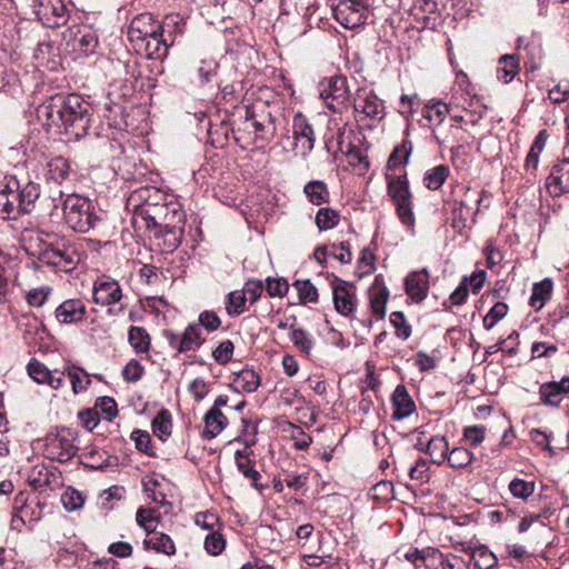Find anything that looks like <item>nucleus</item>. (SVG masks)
<instances>
[{
	"label": "nucleus",
	"instance_id": "nucleus-18",
	"mask_svg": "<svg viewBox=\"0 0 569 569\" xmlns=\"http://www.w3.org/2000/svg\"><path fill=\"white\" fill-rule=\"evenodd\" d=\"M166 31L154 32L153 36L146 40L132 44L134 51L139 54H144L149 59H164L168 54L169 47L172 44L168 43L164 38Z\"/></svg>",
	"mask_w": 569,
	"mask_h": 569
},
{
	"label": "nucleus",
	"instance_id": "nucleus-60",
	"mask_svg": "<svg viewBox=\"0 0 569 569\" xmlns=\"http://www.w3.org/2000/svg\"><path fill=\"white\" fill-rule=\"evenodd\" d=\"M131 439L134 441L136 448L148 455L153 456V451L151 448V437L147 431L143 430H133L131 433Z\"/></svg>",
	"mask_w": 569,
	"mask_h": 569
},
{
	"label": "nucleus",
	"instance_id": "nucleus-41",
	"mask_svg": "<svg viewBox=\"0 0 569 569\" xmlns=\"http://www.w3.org/2000/svg\"><path fill=\"white\" fill-rule=\"evenodd\" d=\"M152 430L160 440H167L172 431V419L169 410L162 409L158 412L152 420Z\"/></svg>",
	"mask_w": 569,
	"mask_h": 569
},
{
	"label": "nucleus",
	"instance_id": "nucleus-1",
	"mask_svg": "<svg viewBox=\"0 0 569 569\" xmlns=\"http://www.w3.org/2000/svg\"><path fill=\"white\" fill-rule=\"evenodd\" d=\"M89 103L79 94L58 93L37 108V117L49 130L79 140L90 127Z\"/></svg>",
	"mask_w": 569,
	"mask_h": 569
},
{
	"label": "nucleus",
	"instance_id": "nucleus-16",
	"mask_svg": "<svg viewBox=\"0 0 569 569\" xmlns=\"http://www.w3.org/2000/svg\"><path fill=\"white\" fill-rule=\"evenodd\" d=\"M353 108L357 112H361L372 120H381L385 117L382 101L370 90H358Z\"/></svg>",
	"mask_w": 569,
	"mask_h": 569
},
{
	"label": "nucleus",
	"instance_id": "nucleus-32",
	"mask_svg": "<svg viewBox=\"0 0 569 569\" xmlns=\"http://www.w3.org/2000/svg\"><path fill=\"white\" fill-rule=\"evenodd\" d=\"M206 339L202 337V329L199 323L191 322L182 333L180 352L194 351L199 349Z\"/></svg>",
	"mask_w": 569,
	"mask_h": 569
},
{
	"label": "nucleus",
	"instance_id": "nucleus-59",
	"mask_svg": "<svg viewBox=\"0 0 569 569\" xmlns=\"http://www.w3.org/2000/svg\"><path fill=\"white\" fill-rule=\"evenodd\" d=\"M486 437V427L481 425L468 426L463 429V439L471 446H479Z\"/></svg>",
	"mask_w": 569,
	"mask_h": 569
},
{
	"label": "nucleus",
	"instance_id": "nucleus-39",
	"mask_svg": "<svg viewBox=\"0 0 569 569\" xmlns=\"http://www.w3.org/2000/svg\"><path fill=\"white\" fill-rule=\"evenodd\" d=\"M98 46V37L89 29L78 30L73 38V49H79L84 54L93 53Z\"/></svg>",
	"mask_w": 569,
	"mask_h": 569
},
{
	"label": "nucleus",
	"instance_id": "nucleus-35",
	"mask_svg": "<svg viewBox=\"0 0 569 569\" xmlns=\"http://www.w3.org/2000/svg\"><path fill=\"white\" fill-rule=\"evenodd\" d=\"M552 293V281L550 279H543L540 282H537L532 287L531 296L529 299V305L535 310H540L547 300L550 299Z\"/></svg>",
	"mask_w": 569,
	"mask_h": 569
},
{
	"label": "nucleus",
	"instance_id": "nucleus-14",
	"mask_svg": "<svg viewBox=\"0 0 569 569\" xmlns=\"http://www.w3.org/2000/svg\"><path fill=\"white\" fill-rule=\"evenodd\" d=\"M122 299V290L119 282L108 276L97 278L93 284V301L97 305L111 307Z\"/></svg>",
	"mask_w": 569,
	"mask_h": 569
},
{
	"label": "nucleus",
	"instance_id": "nucleus-20",
	"mask_svg": "<svg viewBox=\"0 0 569 569\" xmlns=\"http://www.w3.org/2000/svg\"><path fill=\"white\" fill-rule=\"evenodd\" d=\"M547 189L553 197L569 192V162L559 161L552 166L549 177L547 178Z\"/></svg>",
	"mask_w": 569,
	"mask_h": 569
},
{
	"label": "nucleus",
	"instance_id": "nucleus-56",
	"mask_svg": "<svg viewBox=\"0 0 569 569\" xmlns=\"http://www.w3.org/2000/svg\"><path fill=\"white\" fill-rule=\"evenodd\" d=\"M233 350V342L231 340H224L212 351V358L219 365H227L232 359Z\"/></svg>",
	"mask_w": 569,
	"mask_h": 569
},
{
	"label": "nucleus",
	"instance_id": "nucleus-2",
	"mask_svg": "<svg viewBox=\"0 0 569 569\" xmlns=\"http://www.w3.org/2000/svg\"><path fill=\"white\" fill-rule=\"evenodd\" d=\"M40 197V186L32 181L23 184L13 176L0 183V219H18L34 209Z\"/></svg>",
	"mask_w": 569,
	"mask_h": 569
},
{
	"label": "nucleus",
	"instance_id": "nucleus-13",
	"mask_svg": "<svg viewBox=\"0 0 569 569\" xmlns=\"http://www.w3.org/2000/svg\"><path fill=\"white\" fill-rule=\"evenodd\" d=\"M335 309L345 317H351L357 307L356 287L342 279L335 278L332 283Z\"/></svg>",
	"mask_w": 569,
	"mask_h": 569
},
{
	"label": "nucleus",
	"instance_id": "nucleus-54",
	"mask_svg": "<svg viewBox=\"0 0 569 569\" xmlns=\"http://www.w3.org/2000/svg\"><path fill=\"white\" fill-rule=\"evenodd\" d=\"M224 548L226 539L222 533L212 531L204 538V549L209 555L218 556L224 550Z\"/></svg>",
	"mask_w": 569,
	"mask_h": 569
},
{
	"label": "nucleus",
	"instance_id": "nucleus-51",
	"mask_svg": "<svg viewBox=\"0 0 569 569\" xmlns=\"http://www.w3.org/2000/svg\"><path fill=\"white\" fill-rule=\"evenodd\" d=\"M509 307L505 302H496L483 318V328L491 330L508 313Z\"/></svg>",
	"mask_w": 569,
	"mask_h": 569
},
{
	"label": "nucleus",
	"instance_id": "nucleus-5",
	"mask_svg": "<svg viewBox=\"0 0 569 569\" xmlns=\"http://www.w3.org/2000/svg\"><path fill=\"white\" fill-rule=\"evenodd\" d=\"M39 259L49 266L58 268L60 271L69 272L81 261L82 253L74 243L60 239L44 244L39 252Z\"/></svg>",
	"mask_w": 569,
	"mask_h": 569
},
{
	"label": "nucleus",
	"instance_id": "nucleus-19",
	"mask_svg": "<svg viewBox=\"0 0 569 569\" xmlns=\"http://www.w3.org/2000/svg\"><path fill=\"white\" fill-rule=\"evenodd\" d=\"M87 308L81 299H67L54 310V318L61 325H72L86 318Z\"/></svg>",
	"mask_w": 569,
	"mask_h": 569
},
{
	"label": "nucleus",
	"instance_id": "nucleus-12",
	"mask_svg": "<svg viewBox=\"0 0 569 569\" xmlns=\"http://www.w3.org/2000/svg\"><path fill=\"white\" fill-rule=\"evenodd\" d=\"M36 13L48 28H59L66 24L69 18L63 0H37Z\"/></svg>",
	"mask_w": 569,
	"mask_h": 569
},
{
	"label": "nucleus",
	"instance_id": "nucleus-43",
	"mask_svg": "<svg viewBox=\"0 0 569 569\" xmlns=\"http://www.w3.org/2000/svg\"><path fill=\"white\" fill-rule=\"evenodd\" d=\"M243 119H257L262 121H272L271 111L268 101L256 100L250 104H244Z\"/></svg>",
	"mask_w": 569,
	"mask_h": 569
},
{
	"label": "nucleus",
	"instance_id": "nucleus-55",
	"mask_svg": "<svg viewBox=\"0 0 569 569\" xmlns=\"http://www.w3.org/2000/svg\"><path fill=\"white\" fill-rule=\"evenodd\" d=\"M370 496L375 500L379 501H388L393 498V485L391 481L388 480H381L378 483H376L371 490Z\"/></svg>",
	"mask_w": 569,
	"mask_h": 569
},
{
	"label": "nucleus",
	"instance_id": "nucleus-21",
	"mask_svg": "<svg viewBox=\"0 0 569 569\" xmlns=\"http://www.w3.org/2000/svg\"><path fill=\"white\" fill-rule=\"evenodd\" d=\"M569 393V376L560 381L545 382L539 388L540 401L545 406L557 407L565 395Z\"/></svg>",
	"mask_w": 569,
	"mask_h": 569
},
{
	"label": "nucleus",
	"instance_id": "nucleus-10",
	"mask_svg": "<svg viewBox=\"0 0 569 569\" xmlns=\"http://www.w3.org/2000/svg\"><path fill=\"white\" fill-rule=\"evenodd\" d=\"M320 97L328 109L336 113H342L348 108L349 89L347 79L342 76H333L320 82Z\"/></svg>",
	"mask_w": 569,
	"mask_h": 569
},
{
	"label": "nucleus",
	"instance_id": "nucleus-61",
	"mask_svg": "<svg viewBox=\"0 0 569 569\" xmlns=\"http://www.w3.org/2000/svg\"><path fill=\"white\" fill-rule=\"evenodd\" d=\"M197 323L200 325L201 329L203 327L207 331L212 332L220 328L221 319L214 311L206 310L199 315Z\"/></svg>",
	"mask_w": 569,
	"mask_h": 569
},
{
	"label": "nucleus",
	"instance_id": "nucleus-25",
	"mask_svg": "<svg viewBox=\"0 0 569 569\" xmlns=\"http://www.w3.org/2000/svg\"><path fill=\"white\" fill-rule=\"evenodd\" d=\"M389 299V290L383 283L380 276L376 277L373 283L369 288V300L372 313L378 320L386 316V307Z\"/></svg>",
	"mask_w": 569,
	"mask_h": 569
},
{
	"label": "nucleus",
	"instance_id": "nucleus-44",
	"mask_svg": "<svg viewBox=\"0 0 569 569\" xmlns=\"http://www.w3.org/2000/svg\"><path fill=\"white\" fill-rule=\"evenodd\" d=\"M340 221V214L330 207L320 208L316 214L315 222L320 231L335 228Z\"/></svg>",
	"mask_w": 569,
	"mask_h": 569
},
{
	"label": "nucleus",
	"instance_id": "nucleus-49",
	"mask_svg": "<svg viewBox=\"0 0 569 569\" xmlns=\"http://www.w3.org/2000/svg\"><path fill=\"white\" fill-rule=\"evenodd\" d=\"M412 152V143L409 140L402 141L399 146L395 148L392 153L388 159V167L396 168L401 164H406L409 160V157Z\"/></svg>",
	"mask_w": 569,
	"mask_h": 569
},
{
	"label": "nucleus",
	"instance_id": "nucleus-23",
	"mask_svg": "<svg viewBox=\"0 0 569 569\" xmlns=\"http://www.w3.org/2000/svg\"><path fill=\"white\" fill-rule=\"evenodd\" d=\"M391 403L393 407V420L406 419L416 411V403L410 397L407 388L402 385L396 387L391 397Z\"/></svg>",
	"mask_w": 569,
	"mask_h": 569
},
{
	"label": "nucleus",
	"instance_id": "nucleus-9",
	"mask_svg": "<svg viewBox=\"0 0 569 569\" xmlns=\"http://www.w3.org/2000/svg\"><path fill=\"white\" fill-rule=\"evenodd\" d=\"M331 9L335 19L346 29H356L365 24L369 17L366 0H336Z\"/></svg>",
	"mask_w": 569,
	"mask_h": 569
},
{
	"label": "nucleus",
	"instance_id": "nucleus-42",
	"mask_svg": "<svg viewBox=\"0 0 569 569\" xmlns=\"http://www.w3.org/2000/svg\"><path fill=\"white\" fill-rule=\"evenodd\" d=\"M290 340L292 343L306 355H309L315 347V339L302 328L290 325Z\"/></svg>",
	"mask_w": 569,
	"mask_h": 569
},
{
	"label": "nucleus",
	"instance_id": "nucleus-17",
	"mask_svg": "<svg viewBox=\"0 0 569 569\" xmlns=\"http://www.w3.org/2000/svg\"><path fill=\"white\" fill-rule=\"evenodd\" d=\"M292 136L296 148L299 149L302 154H306L313 149L316 141L313 128L301 113H297L293 117Z\"/></svg>",
	"mask_w": 569,
	"mask_h": 569
},
{
	"label": "nucleus",
	"instance_id": "nucleus-22",
	"mask_svg": "<svg viewBox=\"0 0 569 569\" xmlns=\"http://www.w3.org/2000/svg\"><path fill=\"white\" fill-rule=\"evenodd\" d=\"M406 293L416 302L423 301L429 291V273L427 269L413 271L405 279Z\"/></svg>",
	"mask_w": 569,
	"mask_h": 569
},
{
	"label": "nucleus",
	"instance_id": "nucleus-45",
	"mask_svg": "<svg viewBox=\"0 0 569 569\" xmlns=\"http://www.w3.org/2000/svg\"><path fill=\"white\" fill-rule=\"evenodd\" d=\"M234 383L246 392H253L260 386V377L251 369H243L237 375Z\"/></svg>",
	"mask_w": 569,
	"mask_h": 569
},
{
	"label": "nucleus",
	"instance_id": "nucleus-27",
	"mask_svg": "<svg viewBox=\"0 0 569 569\" xmlns=\"http://www.w3.org/2000/svg\"><path fill=\"white\" fill-rule=\"evenodd\" d=\"M251 451L248 449L237 450L234 452V459L238 470L251 481L252 487L256 489L260 488L259 479L260 473L254 468V461L250 458Z\"/></svg>",
	"mask_w": 569,
	"mask_h": 569
},
{
	"label": "nucleus",
	"instance_id": "nucleus-4",
	"mask_svg": "<svg viewBox=\"0 0 569 569\" xmlns=\"http://www.w3.org/2000/svg\"><path fill=\"white\" fill-rule=\"evenodd\" d=\"M186 214L181 206L172 198L163 201L149 210H146L141 217L132 218L134 228L150 231L156 228L168 227L171 222H184Z\"/></svg>",
	"mask_w": 569,
	"mask_h": 569
},
{
	"label": "nucleus",
	"instance_id": "nucleus-63",
	"mask_svg": "<svg viewBox=\"0 0 569 569\" xmlns=\"http://www.w3.org/2000/svg\"><path fill=\"white\" fill-rule=\"evenodd\" d=\"M50 292H51V289L49 287H41V288L32 289L26 296L27 302L31 307H37V308L42 307L46 303V301L48 300Z\"/></svg>",
	"mask_w": 569,
	"mask_h": 569
},
{
	"label": "nucleus",
	"instance_id": "nucleus-3",
	"mask_svg": "<svg viewBox=\"0 0 569 569\" xmlns=\"http://www.w3.org/2000/svg\"><path fill=\"white\" fill-rule=\"evenodd\" d=\"M66 223L76 232L86 233L100 221L99 212L92 201L79 194H68L63 201Z\"/></svg>",
	"mask_w": 569,
	"mask_h": 569
},
{
	"label": "nucleus",
	"instance_id": "nucleus-53",
	"mask_svg": "<svg viewBox=\"0 0 569 569\" xmlns=\"http://www.w3.org/2000/svg\"><path fill=\"white\" fill-rule=\"evenodd\" d=\"M509 490L515 498L528 499L535 492V483L516 478L509 483Z\"/></svg>",
	"mask_w": 569,
	"mask_h": 569
},
{
	"label": "nucleus",
	"instance_id": "nucleus-36",
	"mask_svg": "<svg viewBox=\"0 0 569 569\" xmlns=\"http://www.w3.org/2000/svg\"><path fill=\"white\" fill-rule=\"evenodd\" d=\"M128 341L137 353H147L150 350L151 338L143 327H130Z\"/></svg>",
	"mask_w": 569,
	"mask_h": 569
},
{
	"label": "nucleus",
	"instance_id": "nucleus-29",
	"mask_svg": "<svg viewBox=\"0 0 569 569\" xmlns=\"http://www.w3.org/2000/svg\"><path fill=\"white\" fill-rule=\"evenodd\" d=\"M452 111V103H446L441 100H432L423 108V118L430 123V127H441L445 118Z\"/></svg>",
	"mask_w": 569,
	"mask_h": 569
},
{
	"label": "nucleus",
	"instance_id": "nucleus-52",
	"mask_svg": "<svg viewBox=\"0 0 569 569\" xmlns=\"http://www.w3.org/2000/svg\"><path fill=\"white\" fill-rule=\"evenodd\" d=\"M84 498L82 493L71 487L67 488L61 495V503L68 511H74L83 506Z\"/></svg>",
	"mask_w": 569,
	"mask_h": 569
},
{
	"label": "nucleus",
	"instance_id": "nucleus-57",
	"mask_svg": "<svg viewBox=\"0 0 569 569\" xmlns=\"http://www.w3.org/2000/svg\"><path fill=\"white\" fill-rule=\"evenodd\" d=\"M390 322L396 328V336L406 340L411 335V327L406 322V317L401 311H395L390 315Z\"/></svg>",
	"mask_w": 569,
	"mask_h": 569
},
{
	"label": "nucleus",
	"instance_id": "nucleus-6",
	"mask_svg": "<svg viewBox=\"0 0 569 569\" xmlns=\"http://www.w3.org/2000/svg\"><path fill=\"white\" fill-rule=\"evenodd\" d=\"M388 194L391 197L399 220L408 228L415 226V214L412 210V196L409 189L407 174L387 176Z\"/></svg>",
	"mask_w": 569,
	"mask_h": 569
},
{
	"label": "nucleus",
	"instance_id": "nucleus-58",
	"mask_svg": "<svg viewBox=\"0 0 569 569\" xmlns=\"http://www.w3.org/2000/svg\"><path fill=\"white\" fill-rule=\"evenodd\" d=\"M136 520L148 533L156 531L158 520L154 517L153 509H139L137 511Z\"/></svg>",
	"mask_w": 569,
	"mask_h": 569
},
{
	"label": "nucleus",
	"instance_id": "nucleus-46",
	"mask_svg": "<svg viewBox=\"0 0 569 569\" xmlns=\"http://www.w3.org/2000/svg\"><path fill=\"white\" fill-rule=\"evenodd\" d=\"M471 557L478 569H493L498 565L497 557L485 547L475 548Z\"/></svg>",
	"mask_w": 569,
	"mask_h": 569
},
{
	"label": "nucleus",
	"instance_id": "nucleus-47",
	"mask_svg": "<svg viewBox=\"0 0 569 569\" xmlns=\"http://www.w3.org/2000/svg\"><path fill=\"white\" fill-rule=\"evenodd\" d=\"M246 302V292L241 290L230 292L224 302L227 313L231 317L241 315L244 311Z\"/></svg>",
	"mask_w": 569,
	"mask_h": 569
},
{
	"label": "nucleus",
	"instance_id": "nucleus-33",
	"mask_svg": "<svg viewBox=\"0 0 569 569\" xmlns=\"http://www.w3.org/2000/svg\"><path fill=\"white\" fill-rule=\"evenodd\" d=\"M143 545L147 549H152L167 556H173L176 553L174 542L168 535L162 532H152L149 538L143 540Z\"/></svg>",
	"mask_w": 569,
	"mask_h": 569
},
{
	"label": "nucleus",
	"instance_id": "nucleus-38",
	"mask_svg": "<svg viewBox=\"0 0 569 569\" xmlns=\"http://www.w3.org/2000/svg\"><path fill=\"white\" fill-rule=\"evenodd\" d=\"M303 192L306 193L309 201L316 206L328 202L330 197L327 184L320 180L308 182L303 188Z\"/></svg>",
	"mask_w": 569,
	"mask_h": 569
},
{
	"label": "nucleus",
	"instance_id": "nucleus-40",
	"mask_svg": "<svg viewBox=\"0 0 569 569\" xmlns=\"http://www.w3.org/2000/svg\"><path fill=\"white\" fill-rule=\"evenodd\" d=\"M449 167L446 164H438L423 176V183L429 190H438L449 177Z\"/></svg>",
	"mask_w": 569,
	"mask_h": 569
},
{
	"label": "nucleus",
	"instance_id": "nucleus-34",
	"mask_svg": "<svg viewBox=\"0 0 569 569\" xmlns=\"http://www.w3.org/2000/svg\"><path fill=\"white\" fill-rule=\"evenodd\" d=\"M61 373L69 377L74 393L86 391L91 383L89 375L76 365L66 366Z\"/></svg>",
	"mask_w": 569,
	"mask_h": 569
},
{
	"label": "nucleus",
	"instance_id": "nucleus-7",
	"mask_svg": "<svg viewBox=\"0 0 569 569\" xmlns=\"http://www.w3.org/2000/svg\"><path fill=\"white\" fill-rule=\"evenodd\" d=\"M182 21L179 14H168L163 22H158L151 13H141L134 17L128 28V39L131 44L146 40L153 36L154 32L166 31V28L173 27L177 32H181L178 29L179 23Z\"/></svg>",
	"mask_w": 569,
	"mask_h": 569
},
{
	"label": "nucleus",
	"instance_id": "nucleus-24",
	"mask_svg": "<svg viewBox=\"0 0 569 569\" xmlns=\"http://www.w3.org/2000/svg\"><path fill=\"white\" fill-rule=\"evenodd\" d=\"M28 373L38 383H46L57 390L63 386V373L50 371L43 363L32 360L28 365Z\"/></svg>",
	"mask_w": 569,
	"mask_h": 569
},
{
	"label": "nucleus",
	"instance_id": "nucleus-48",
	"mask_svg": "<svg viewBox=\"0 0 569 569\" xmlns=\"http://www.w3.org/2000/svg\"><path fill=\"white\" fill-rule=\"evenodd\" d=\"M293 287L298 291L301 303H316L318 301V290L310 280H297Z\"/></svg>",
	"mask_w": 569,
	"mask_h": 569
},
{
	"label": "nucleus",
	"instance_id": "nucleus-8",
	"mask_svg": "<svg viewBox=\"0 0 569 569\" xmlns=\"http://www.w3.org/2000/svg\"><path fill=\"white\" fill-rule=\"evenodd\" d=\"M77 436L76 431L68 428L49 432L44 443L46 457L59 462L71 460L79 449L77 446Z\"/></svg>",
	"mask_w": 569,
	"mask_h": 569
},
{
	"label": "nucleus",
	"instance_id": "nucleus-62",
	"mask_svg": "<svg viewBox=\"0 0 569 569\" xmlns=\"http://www.w3.org/2000/svg\"><path fill=\"white\" fill-rule=\"evenodd\" d=\"M243 123L244 130L253 129L256 137L261 139L267 137L272 127V121H262L257 119H244Z\"/></svg>",
	"mask_w": 569,
	"mask_h": 569
},
{
	"label": "nucleus",
	"instance_id": "nucleus-11",
	"mask_svg": "<svg viewBox=\"0 0 569 569\" xmlns=\"http://www.w3.org/2000/svg\"><path fill=\"white\" fill-rule=\"evenodd\" d=\"M171 197L153 186H144L131 192L127 207L132 211V218H138L156 206L167 201Z\"/></svg>",
	"mask_w": 569,
	"mask_h": 569
},
{
	"label": "nucleus",
	"instance_id": "nucleus-28",
	"mask_svg": "<svg viewBox=\"0 0 569 569\" xmlns=\"http://www.w3.org/2000/svg\"><path fill=\"white\" fill-rule=\"evenodd\" d=\"M70 172L71 167L69 161L66 158L59 156L50 159L47 162L44 177L48 182L61 184L64 180L68 179Z\"/></svg>",
	"mask_w": 569,
	"mask_h": 569
},
{
	"label": "nucleus",
	"instance_id": "nucleus-50",
	"mask_svg": "<svg viewBox=\"0 0 569 569\" xmlns=\"http://www.w3.org/2000/svg\"><path fill=\"white\" fill-rule=\"evenodd\" d=\"M473 459V453L466 448L456 447L453 448L448 457V463L451 468L461 469L467 467Z\"/></svg>",
	"mask_w": 569,
	"mask_h": 569
},
{
	"label": "nucleus",
	"instance_id": "nucleus-37",
	"mask_svg": "<svg viewBox=\"0 0 569 569\" xmlns=\"http://www.w3.org/2000/svg\"><path fill=\"white\" fill-rule=\"evenodd\" d=\"M426 452L431 457V460L441 465L445 462L449 455V445L443 436L432 437L426 446Z\"/></svg>",
	"mask_w": 569,
	"mask_h": 569
},
{
	"label": "nucleus",
	"instance_id": "nucleus-15",
	"mask_svg": "<svg viewBox=\"0 0 569 569\" xmlns=\"http://www.w3.org/2000/svg\"><path fill=\"white\" fill-rule=\"evenodd\" d=\"M184 222H171L168 227L150 230L157 240V247L163 253L173 252L181 243Z\"/></svg>",
	"mask_w": 569,
	"mask_h": 569
},
{
	"label": "nucleus",
	"instance_id": "nucleus-31",
	"mask_svg": "<svg viewBox=\"0 0 569 569\" xmlns=\"http://www.w3.org/2000/svg\"><path fill=\"white\" fill-rule=\"evenodd\" d=\"M519 71V58L516 54H503L499 58L496 74L500 82H511Z\"/></svg>",
	"mask_w": 569,
	"mask_h": 569
},
{
	"label": "nucleus",
	"instance_id": "nucleus-30",
	"mask_svg": "<svg viewBox=\"0 0 569 569\" xmlns=\"http://www.w3.org/2000/svg\"><path fill=\"white\" fill-rule=\"evenodd\" d=\"M433 137L437 143L442 147L450 142H467L465 137L466 131L461 126L450 123L432 129Z\"/></svg>",
	"mask_w": 569,
	"mask_h": 569
},
{
	"label": "nucleus",
	"instance_id": "nucleus-64",
	"mask_svg": "<svg viewBox=\"0 0 569 569\" xmlns=\"http://www.w3.org/2000/svg\"><path fill=\"white\" fill-rule=\"evenodd\" d=\"M242 292H246L247 300L250 301L251 305L258 301L260 298L262 291H263V284L261 280L258 279H250L244 283Z\"/></svg>",
	"mask_w": 569,
	"mask_h": 569
},
{
	"label": "nucleus",
	"instance_id": "nucleus-26",
	"mask_svg": "<svg viewBox=\"0 0 569 569\" xmlns=\"http://www.w3.org/2000/svg\"><path fill=\"white\" fill-rule=\"evenodd\" d=\"M204 429L202 431V438L211 440L220 435L223 429L228 426V418L217 410V408H210L203 418Z\"/></svg>",
	"mask_w": 569,
	"mask_h": 569
}]
</instances>
